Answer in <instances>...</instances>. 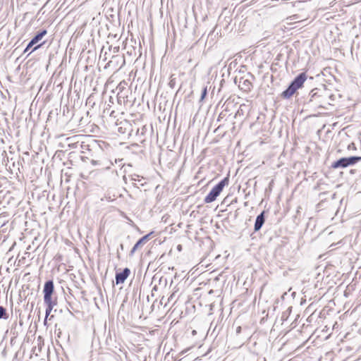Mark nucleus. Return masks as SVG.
<instances>
[{
  "instance_id": "obj_1",
  "label": "nucleus",
  "mask_w": 361,
  "mask_h": 361,
  "mask_svg": "<svg viewBox=\"0 0 361 361\" xmlns=\"http://www.w3.org/2000/svg\"><path fill=\"white\" fill-rule=\"evenodd\" d=\"M308 104L319 108H325L326 105L331 104L330 100H334V94H329L326 90L314 88L309 94Z\"/></svg>"
},
{
  "instance_id": "obj_2",
  "label": "nucleus",
  "mask_w": 361,
  "mask_h": 361,
  "mask_svg": "<svg viewBox=\"0 0 361 361\" xmlns=\"http://www.w3.org/2000/svg\"><path fill=\"white\" fill-rule=\"evenodd\" d=\"M54 282L51 280H49L45 282L43 289L44 293V302L47 305L45 314L46 319L50 314L53 307L56 303L52 300V294L54 293Z\"/></svg>"
},
{
  "instance_id": "obj_3",
  "label": "nucleus",
  "mask_w": 361,
  "mask_h": 361,
  "mask_svg": "<svg viewBox=\"0 0 361 361\" xmlns=\"http://www.w3.org/2000/svg\"><path fill=\"white\" fill-rule=\"evenodd\" d=\"M307 80V75L305 73H300L295 79L290 82L288 88L281 93V97L284 99H289L295 92L303 86L304 82Z\"/></svg>"
},
{
  "instance_id": "obj_4",
  "label": "nucleus",
  "mask_w": 361,
  "mask_h": 361,
  "mask_svg": "<svg viewBox=\"0 0 361 361\" xmlns=\"http://www.w3.org/2000/svg\"><path fill=\"white\" fill-rule=\"evenodd\" d=\"M228 183V178H224L218 184H216L204 198L205 203L214 202L220 195L226 185Z\"/></svg>"
},
{
  "instance_id": "obj_5",
  "label": "nucleus",
  "mask_w": 361,
  "mask_h": 361,
  "mask_svg": "<svg viewBox=\"0 0 361 361\" xmlns=\"http://www.w3.org/2000/svg\"><path fill=\"white\" fill-rule=\"evenodd\" d=\"M359 161H361V157L354 156L350 157H343L332 163L331 168L343 169L348 166L353 165Z\"/></svg>"
},
{
  "instance_id": "obj_6",
  "label": "nucleus",
  "mask_w": 361,
  "mask_h": 361,
  "mask_svg": "<svg viewBox=\"0 0 361 361\" xmlns=\"http://www.w3.org/2000/svg\"><path fill=\"white\" fill-rule=\"evenodd\" d=\"M47 32L46 30H41L39 33H37L28 43L25 49L24 50V53L27 52L32 46L39 42L44 36L47 35Z\"/></svg>"
},
{
  "instance_id": "obj_7",
  "label": "nucleus",
  "mask_w": 361,
  "mask_h": 361,
  "mask_svg": "<svg viewBox=\"0 0 361 361\" xmlns=\"http://www.w3.org/2000/svg\"><path fill=\"white\" fill-rule=\"evenodd\" d=\"M130 274V270L128 268H125L121 272H116V284L123 283Z\"/></svg>"
},
{
  "instance_id": "obj_8",
  "label": "nucleus",
  "mask_w": 361,
  "mask_h": 361,
  "mask_svg": "<svg viewBox=\"0 0 361 361\" xmlns=\"http://www.w3.org/2000/svg\"><path fill=\"white\" fill-rule=\"evenodd\" d=\"M151 234L152 233L142 237L133 247L132 250H130V255H133L137 249H139L144 244H145L147 241L149 239V236L151 235Z\"/></svg>"
},
{
  "instance_id": "obj_9",
  "label": "nucleus",
  "mask_w": 361,
  "mask_h": 361,
  "mask_svg": "<svg viewBox=\"0 0 361 361\" xmlns=\"http://www.w3.org/2000/svg\"><path fill=\"white\" fill-rule=\"evenodd\" d=\"M265 212L263 211L261 212L256 218L255 226H254V230L255 232L259 231L261 228L262 227L263 224L265 222V216H264Z\"/></svg>"
},
{
  "instance_id": "obj_10",
  "label": "nucleus",
  "mask_w": 361,
  "mask_h": 361,
  "mask_svg": "<svg viewBox=\"0 0 361 361\" xmlns=\"http://www.w3.org/2000/svg\"><path fill=\"white\" fill-rule=\"evenodd\" d=\"M238 87L244 92H249L252 87V84L248 79L241 78L239 80Z\"/></svg>"
},
{
  "instance_id": "obj_11",
  "label": "nucleus",
  "mask_w": 361,
  "mask_h": 361,
  "mask_svg": "<svg viewBox=\"0 0 361 361\" xmlns=\"http://www.w3.org/2000/svg\"><path fill=\"white\" fill-rule=\"evenodd\" d=\"M8 317L6 310L3 306H0V319H7Z\"/></svg>"
},
{
  "instance_id": "obj_12",
  "label": "nucleus",
  "mask_w": 361,
  "mask_h": 361,
  "mask_svg": "<svg viewBox=\"0 0 361 361\" xmlns=\"http://www.w3.org/2000/svg\"><path fill=\"white\" fill-rule=\"evenodd\" d=\"M207 94V87H204L202 92L201 99H203L206 97Z\"/></svg>"
},
{
  "instance_id": "obj_13",
  "label": "nucleus",
  "mask_w": 361,
  "mask_h": 361,
  "mask_svg": "<svg viewBox=\"0 0 361 361\" xmlns=\"http://www.w3.org/2000/svg\"><path fill=\"white\" fill-rule=\"evenodd\" d=\"M176 297V292H173L168 299V301H171Z\"/></svg>"
},
{
  "instance_id": "obj_14",
  "label": "nucleus",
  "mask_w": 361,
  "mask_h": 361,
  "mask_svg": "<svg viewBox=\"0 0 361 361\" xmlns=\"http://www.w3.org/2000/svg\"><path fill=\"white\" fill-rule=\"evenodd\" d=\"M131 177H132L131 179L133 180H138V178H139L138 175L134 174V175H132Z\"/></svg>"
},
{
  "instance_id": "obj_15",
  "label": "nucleus",
  "mask_w": 361,
  "mask_h": 361,
  "mask_svg": "<svg viewBox=\"0 0 361 361\" xmlns=\"http://www.w3.org/2000/svg\"><path fill=\"white\" fill-rule=\"evenodd\" d=\"M91 163H92V164L93 166H96V165L99 164V161H96V160H94V159H92V160L91 161Z\"/></svg>"
},
{
  "instance_id": "obj_16",
  "label": "nucleus",
  "mask_w": 361,
  "mask_h": 361,
  "mask_svg": "<svg viewBox=\"0 0 361 361\" xmlns=\"http://www.w3.org/2000/svg\"><path fill=\"white\" fill-rule=\"evenodd\" d=\"M240 331H241V327H240V326H238V327L236 328V334H240Z\"/></svg>"
},
{
  "instance_id": "obj_17",
  "label": "nucleus",
  "mask_w": 361,
  "mask_h": 361,
  "mask_svg": "<svg viewBox=\"0 0 361 361\" xmlns=\"http://www.w3.org/2000/svg\"><path fill=\"white\" fill-rule=\"evenodd\" d=\"M128 220L129 224H130V225H133V221L131 219H128Z\"/></svg>"
},
{
  "instance_id": "obj_18",
  "label": "nucleus",
  "mask_w": 361,
  "mask_h": 361,
  "mask_svg": "<svg viewBox=\"0 0 361 361\" xmlns=\"http://www.w3.org/2000/svg\"><path fill=\"white\" fill-rule=\"evenodd\" d=\"M41 45H37V47H35L32 51H35L36 49H37Z\"/></svg>"
},
{
  "instance_id": "obj_19",
  "label": "nucleus",
  "mask_w": 361,
  "mask_h": 361,
  "mask_svg": "<svg viewBox=\"0 0 361 361\" xmlns=\"http://www.w3.org/2000/svg\"><path fill=\"white\" fill-rule=\"evenodd\" d=\"M145 127L144 126V127L142 128V131H141V133H142V134H143V133H144V132H143V131H144V130H145Z\"/></svg>"
},
{
  "instance_id": "obj_20",
  "label": "nucleus",
  "mask_w": 361,
  "mask_h": 361,
  "mask_svg": "<svg viewBox=\"0 0 361 361\" xmlns=\"http://www.w3.org/2000/svg\"><path fill=\"white\" fill-rule=\"evenodd\" d=\"M178 249L179 250H180V249H181V245H178Z\"/></svg>"
},
{
  "instance_id": "obj_21",
  "label": "nucleus",
  "mask_w": 361,
  "mask_h": 361,
  "mask_svg": "<svg viewBox=\"0 0 361 361\" xmlns=\"http://www.w3.org/2000/svg\"><path fill=\"white\" fill-rule=\"evenodd\" d=\"M123 245L121 244V249H123Z\"/></svg>"
}]
</instances>
